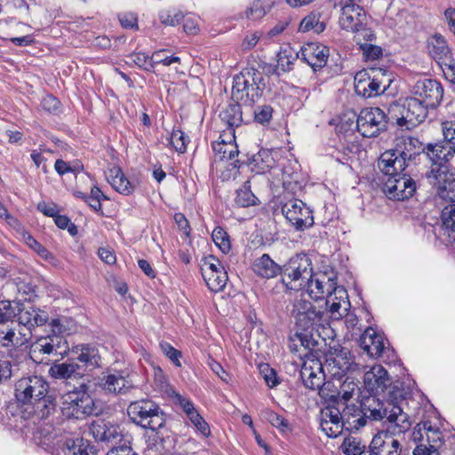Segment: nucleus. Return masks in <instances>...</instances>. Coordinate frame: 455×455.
Masks as SVG:
<instances>
[{"instance_id":"obj_1","label":"nucleus","mask_w":455,"mask_h":455,"mask_svg":"<svg viewBox=\"0 0 455 455\" xmlns=\"http://www.w3.org/2000/svg\"><path fill=\"white\" fill-rule=\"evenodd\" d=\"M365 388L373 395L364 398L361 410H355L359 418L354 422L363 427L367 420L385 419L399 433H405L412 423L424 418L427 402L419 394L413 395L403 384L391 385L387 371L380 364H374L363 376Z\"/></svg>"},{"instance_id":"obj_2","label":"nucleus","mask_w":455,"mask_h":455,"mask_svg":"<svg viewBox=\"0 0 455 455\" xmlns=\"http://www.w3.org/2000/svg\"><path fill=\"white\" fill-rule=\"evenodd\" d=\"M426 155L432 162L431 169L426 172L427 182L435 188L440 199H455V172L451 170L450 161L455 156V148L447 141L428 144Z\"/></svg>"},{"instance_id":"obj_3","label":"nucleus","mask_w":455,"mask_h":455,"mask_svg":"<svg viewBox=\"0 0 455 455\" xmlns=\"http://www.w3.org/2000/svg\"><path fill=\"white\" fill-rule=\"evenodd\" d=\"M49 384L41 376L31 375L15 382L14 395L22 404H30L38 418L48 417L55 409L53 399L48 395Z\"/></svg>"},{"instance_id":"obj_4","label":"nucleus","mask_w":455,"mask_h":455,"mask_svg":"<svg viewBox=\"0 0 455 455\" xmlns=\"http://www.w3.org/2000/svg\"><path fill=\"white\" fill-rule=\"evenodd\" d=\"M263 74L254 68L243 69L233 79L232 100L251 106L259 99L265 89Z\"/></svg>"},{"instance_id":"obj_5","label":"nucleus","mask_w":455,"mask_h":455,"mask_svg":"<svg viewBox=\"0 0 455 455\" xmlns=\"http://www.w3.org/2000/svg\"><path fill=\"white\" fill-rule=\"evenodd\" d=\"M393 81L392 72L381 68H372L370 72L360 71L355 75V90L364 98L376 97L384 93Z\"/></svg>"},{"instance_id":"obj_6","label":"nucleus","mask_w":455,"mask_h":455,"mask_svg":"<svg viewBox=\"0 0 455 455\" xmlns=\"http://www.w3.org/2000/svg\"><path fill=\"white\" fill-rule=\"evenodd\" d=\"M129 418L144 428L156 431L164 426V414L158 405L150 400L132 402L127 408Z\"/></svg>"},{"instance_id":"obj_7","label":"nucleus","mask_w":455,"mask_h":455,"mask_svg":"<svg viewBox=\"0 0 455 455\" xmlns=\"http://www.w3.org/2000/svg\"><path fill=\"white\" fill-rule=\"evenodd\" d=\"M312 273L309 259L306 255H296L283 265L282 282L288 289L299 291L306 287Z\"/></svg>"},{"instance_id":"obj_8","label":"nucleus","mask_w":455,"mask_h":455,"mask_svg":"<svg viewBox=\"0 0 455 455\" xmlns=\"http://www.w3.org/2000/svg\"><path fill=\"white\" fill-rule=\"evenodd\" d=\"M62 413L68 418L82 419L96 413L93 399L85 392L72 391L63 396Z\"/></svg>"},{"instance_id":"obj_9","label":"nucleus","mask_w":455,"mask_h":455,"mask_svg":"<svg viewBox=\"0 0 455 455\" xmlns=\"http://www.w3.org/2000/svg\"><path fill=\"white\" fill-rule=\"evenodd\" d=\"M307 291L311 299L318 300L327 298V303L331 301L332 295L339 294L341 298L345 294V290L337 285L336 278L327 275L324 273L313 274L308 279Z\"/></svg>"},{"instance_id":"obj_10","label":"nucleus","mask_w":455,"mask_h":455,"mask_svg":"<svg viewBox=\"0 0 455 455\" xmlns=\"http://www.w3.org/2000/svg\"><path fill=\"white\" fill-rule=\"evenodd\" d=\"M296 320V324L302 331L313 330L323 325V312L317 310L310 301L305 299H296L291 311Z\"/></svg>"},{"instance_id":"obj_11","label":"nucleus","mask_w":455,"mask_h":455,"mask_svg":"<svg viewBox=\"0 0 455 455\" xmlns=\"http://www.w3.org/2000/svg\"><path fill=\"white\" fill-rule=\"evenodd\" d=\"M31 338V331L14 321L7 325H0V346L7 349V357L12 358L17 349L27 345Z\"/></svg>"},{"instance_id":"obj_12","label":"nucleus","mask_w":455,"mask_h":455,"mask_svg":"<svg viewBox=\"0 0 455 455\" xmlns=\"http://www.w3.org/2000/svg\"><path fill=\"white\" fill-rule=\"evenodd\" d=\"M387 116L379 108H365L356 119L358 132L367 138L376 137L386 129Z\"/></svg>"},{"instance_id":"obj_13","label":"nucleus","mask_w":455,"mask_h":455,"mask_svg":"<svg viewBox=\"0 0 455 455\" xmlns=\"http://www.w3.org/2000/svg\"><path fill=\"white\" fill-rule=\"evenodd\" d=\"M282 213L296 230H304L314 224L312 211L299 199L291 198L284 202Z\"/></svg>"},{"instance_id":"obj_14","label":"nucleus","mask_w":455,"mask_h":455,"mask_svg":"<svg viewBox=\"0 0 455 455\" xmlns=\"http://www.w3.org/2000/svg\"><path fill=\"white\" fill-rule=\"evenodd\" d=\"M13 307L15 317L17 318V321L14 322L31 331V333L36 327L44 325L49 320V315L46 311L36 307L29 303L14 300Z\"/></svg>"},{"instance_id":"obj_15","label":"nucleus","mask_w":455,"mask_h":455,"mask_svg":"<svg viewBox=\"0 0 455 455\" xmlns=\"http://www.w3.org/2000/svg\"><path fill=\"white\" fill-rule=\"evenodd\" d=\"M89 434L97 441L108 446L117 447L123 441L126 443V435L120 426L104 419L93 421L89 427Z\"/></svg>"},{"instance_id":"obj_16","label":"nucleus","mask_w":455,"mask_h":455,"mask_svg":"<svg viewBox=\"0 0 455 455\" xmlns=\"http://www.w3.org/2000/svg\"><path fill=\"white\" fill-rule=\"evenodd\" d=\"M333 378L340 379L347 371H355L358 365H353L349 351L341 347L330 351L325 356V362L322 366Z\"/></svg>"},{"instance_id":"obj_17","label":"nucleus","mask_w":455,"mask_h":455,"mask_svg":"<svg viewBox=\"0 0 455 455\" xmlns=\"http://www.w3.org/2000/svg\"><path fill=\"white\" fill-rule=\"evenodd\" d=\"M384 193L395 200H405L413 196L416 183L411 176L402 173L399 176H389L384 181Z\"/></svg>"},{"instance_id":"obj_18","label":"nucleus","mask_w":455,"mask_h":455,"mask_svg":"<svg viewBox=\"0 0 455 455\" xmlns=\"http://www.w3.org/2000/svg\"><path fill=\"white\" fill-rule=\"evenodd\" d=\"M412 96L434 108L439 105L443 98V90L440 83L433 79H422L416 82L411 90Z\"/></svg>"},{"instance_id":"obj_19","label":"nucleus","mask_w":455,"mask_h":455,"mask_svg":"<svg viewBox=\"0 0 455 455\" xmlns=\"http://www.w3.org/2000/svg\"><path fill=\"white\" fill-rule=\"evenodd\" d=\"M428 108L413 96L408 98L400 111L401 116L396 119L397 125L406 129L415 127L426 119Z\"/></svg>"},{"instance_id":"obj_20","label":"nucleus","mask_w":455,"mask_h":455,"mask_svg":"<svg viewBox=\"0 0 455 455\" xmlns=\"http://www.w3.org/2000/svg\"><path fill=\"white\" fill-rule=\"evenodd\" d=\"M388 431H381L376 434L369 446L371 454L375 455H401V443L389 433L400 434L396 429L388 423Z\"/></svg>"},{"instance_id":"obj_21","label":"nucleus","mask_w":455,"mask_h":455,"mask_svg":"<svg viewBox=\"0 0 455 455\" xmlns=\"http://www.w3.org/2000/svg\"><path fill=\"white\" fill-rule=\"evenodd\" d=\"M427 47L428 53L433 59L441 66H445L451 69L453 60L444 36L439 33H435L427 39Z\"/></svg>"},{"instance_id":"obj_22","label":"nucleus","mask_w":455,"mask_h":455,"mask_svg":"<svg viewBox=\"0 0 455 455\" xmlns=\"http://www.w3.org/2000/svg\"><path fill=\"white\" fill-rule=\"evenodd\" d=\"M409 166V164L395 149L382 153L378 161L380 172L387 177L399 176Z\"/></svg>"},{"instance_id":"obj_23","label":"nucleus","mask_w":455,"mask_h":455,"mask_svg":"<svg viewBox=\"0 0 455 455\" xmlns=\"http://www.w3.org/2000/svg\"><path fill=\"white\" fill-rule=\"evenodd\" d=\"M300 53L301 59L316 71L326 65L329 48L323 44L308 43L301 48Z\"/></svg>"},{"instance_id":"obj_24","label":"nucleus","mask_w":455,"mask_h":455,"mask_svg":"<svg viewBox=\"0 0 455 455\" xmlns=\"http://www.w3.org/2000/svg\"><path fill=\"white\" fill-rule=\"evenodd\" d=\"M100 387L106 393L113 395L125 394L133 387L132 381L128 375L123 372H116L103 376L100 381Z\"/></svg>"},{"instance_id":"obj_25","label":"nucleus","mask_w":455,"mask_h":455,"mask_svg":"<svg viewBox=\"0 0 455 455\" xmlns=\"http://www.w3.org/2000/svg\"><path fill=\"white\" fill-rule=\"evenodd\" d=\"M365 11L358 4L343 6L339 16L341 28H359L368 25Z\"/></svg>"},{"instance_id":"obj_26","label":"nucleus","mask_w":455,"mask_h":455,"mask_svg":"<svg viewBox=\"0 0 455 455\" xmlns=\"http://www.w3.org/2000/svg\"><path fill=\"white\" fill-rule=\"evenodd\" d=\"M412 438L415 442L423 441L426 438L427 446H434L437 449L443 443L442 433L427 420H421L416 425Z\"/></svg>"},{"instance_id":"obj_27","label":"nucleus","mask_w":455,"mask_h":455,"mask_svg":"<svg viewBox=\"0 0 455 455\" xmlns=\"http://www.w3.org/2000/svg\"><path fill=\"white\" fill-rule=\"evenodd\" d=\"M359 345L372 358L380 356L384 350L383 338L371 327L360 336Z\"/></svg>"},{"instance_id":"obj_28","label":"nucleus","mask_w":455,"mask_h":455,"mask_svg":"<svg viewBox=\"0 0 455 455\" xmlns=\"http://www.w3.org/2000/svg\"><path fill=\"white\" fill-rule=\"evenodd\" d=\"M355 410H360L357 407H349L347 406L343 410V414L340 413L339 410L335 407H326L323 409L321 412V419H326L328 422H345V419L347 423L353 426V427L359 429L360 427H356L355 426V420L359 418L358 413L355 411Z\"/></svg>"},{"instance_id":"obj_29","label":"nucleus","mask_w":455,"mask_h":455,"mask_svg":"<svg viewBox=\"0 0 455 455\" xmlns=\"http://www.w3.org/2000/svg\"><path fill=\"white\" fill-rule=\"evenodd\" d=\"M443 200L449 201L451 204L442 210V228L443 235L448 237V243L455 252V199L446 198Z\"/></svg>"},{"instance_id":"obj_30","label":"nucleus","mask_w":455,"mask_h":455,"mask_svg":"<svg viewBox=\"0 0 455 455\" xmlns=\"http://www.w3.org/2000/svg\"><path fill=\"white\" fill-rule=\"evenodd\" d=\"M252 270L257 275L269 279L282 274L283 267L276 264L268 254H263L254 260Z\"/></svg>"},{"instance_id":"obj_31","label":"nucleus","mask_w":455,"mask_h":455,"mask_svg":"<svg viewBox=\"0 0 455 455\" xmlns=\"http://www.w3.org/2000/svg\"><path fill=\"white\" fill-rule=\"evenodd\" d=\"M51 377L58 379L80 378L84 375L83 367L74 362L56 363L49 369Z\"/></svg>"},{"instance_id":"obj_32","label":"nucleus","mask_w":455,"mask_h":455,"mask_svg":"<svg viewBox=\"0 0 455 455\" xmlns=\"http://www.w3.org/2000/svg\"><path fill=\"white\" fill-rule=\"evenodd\" d=\"M106 179L112 188L120 194L131 195L134 190V187L117 166L108 169L106 172Z\"/></svg>"},{"instance_id":"obj_33","label":"nucleus","mask_w":455,"mask_h":455,"mask_svg":"<svg viewBox=\"0 0 455 455\" xmlns=\"http://www.w3.org/2000/svg\"><path fill=\"white\" fill-rule=\"evenodd\" d=\"M64 455H95L92 447L83 438H66L60 441Z\"/></svg>"},{"instance_id":"obj_34","label":"nucleus","mask_w":455,"mask_h":455,"mask_svg":"<svg viewBox=\"0 0 455 455\" xmlns=\"http://www.w3.org/2000/svg\"><path fill=\"white\" fill-rule=\"evenodd\" d=\"M421 149L420 141L413 137H403L399 142L396 143L395 151L409 164L415 160L416 156L419 155Z\"/></svg>"},{"instance_id":"obj_35","label":"nucleus","mask_w":455,"mask_h":455,"mask_svg":"<svg viewBox=\"0 0 455 455\" xmlns=\"http://www.w3.org/2000/svg\"><path fill=\"white\" fill-rule=\"evenodd\" d=\"M241 103L230 104L224 108L219 115L222 122L226 123L230 130V133L234 136V127H238L242 122Z\"/></svg>"},{"instance_id":"obj_36","label":"nucleus","mask_w":455,"mask_h":455,"mask_svg":"<svg viewBox=\"0 0 455 455\" xmlns=\"http://www.w3.org/2000/svg\"><path fill=\"white\" fill-rule=\"evenodd\" d=\"M298 58L299 53L291 47L282 49L277 54L276 71L288 72L291 70Z\"/></svg>"},{"instance_id":"obj_37","label":"nucleus","mask_w":455,"mask_h":455,"mask_svg":"<svg viewBox=\"0 0 455 455\" xmlns=\"http://www.w3.org/2000/svg\"><path fill=\"white\" fill-rule=\"evenodd\" d=\"M76 358L84 364V366H89L92 368L99 366L100 355L95 347L89 345L82 346L80 353Z\"/></svg>"},{"instance_id":"obj_38","label":"nucleus","mask_w":455,"mask_h":455,"mask_svg":"<svg viewBox=\"0 0 455 455\" xmlns=\"http://www.w3.org/2000/svg\"><path fill=\"white\" fill-rule=\"evenodd\" d=\"M211 279L204 277L208 288L213 292L221 291L228 280V273L225 269L212 273Z\"/></svg>"},{"instance_id":"obj_39","label":"nucleus","mask_w":455,"mask_h":455,"mask_svg":"<svg viewBox=\"0 0 455 455\" xmlns=\"http://www.w3.org/2000/svg\"><path fill=\"white\" fill-rule=\"evenodd\" d=\"M235 202L242 207H248L256 204L257 197L251 190L250 180H247L236 191Z\"/></svg>"},{"instance_id":"obj_40","label":"nucleus","mask_w":455,"mask_h":455,"mask_svg":"<svg viewBox=\"0 0 455 455\" xmlns=\"http://www.w3.org/2000/svg\"><path fill=\"white\" fill-rule=\"evenodd\" d=\"M60 338L57 336L39 339L35 345L34 352L38 351L46 355L60 354V352L58 351L59 344L55 343Z\"/></svg>"},{"instance_id":"obj_41","label":"nucleus","mask_w":455,"mask_h":455,"mask_svg":"<svg viewBox=\"0 0 455 455\" xmlns=\"http://www.w3.org/2000/svg\"><path fill=\"white\" fill-rule=\"evenodd\" d=\"M212 148L216 155L220 156V160H232L238 155L236 145L233 143H227L224 140L213 143Z\"/></svg>"},{"instance_id":"obj_42","label":"nucleus","mask_w":455,"mask_h":455,"mask_svg":"<svg viewBox=\"0 0 455 455\" xmlns=\"http://www.w3.org/2000/svg\"><path fill=\"white\" fill-rule=\"evenodd\" d=\"M357 44L366 60H377L383 56V49L379 45H376L373 43L362 42L361 38H358Z\"/></svg>"},{"instance_id":"obj_43","label":"nucleus","mask_w":455,"mask_h":455,"mask_svg":"<svg viewBox=\"0 0 455 455\" xmlns=\"http://www.w3.org/2000/svg\"><path fill=\"white\" fill-rule=\"evenodd\" d=\"M225 269L219 259L213 255H208L202 259L201 271L203 277L211 279L212 273Z\"/></svg>"},{"instance_id":"obj_44","label":"nucleus","mask_w":455,"mask_h":455,"mask_svg":"<svg viewBox=\"0 0 455 455\" xmlns=\"http://www.w3.org/2000/svg\"><path fill=\"white\" fill-rule=\"evenodd\" d=\"M127 64H135L137 67L147 71H154L153 54L148 57L143 52L132 53L126 57Z\"/></svg>"},{"instance_id":"obj_45","label":"nucleus","mask_w":455,"mask_h":455,"mask_svg":"<svg viewBox=\"0 0 455 455\" xmlns=\"http://www.w3.org/2000/svg\"><path fill=\"white\" fill-rule=\"evenodd\" d=\"M358 382L354 379L347 378L339 386V395L344 403L349 401L355 395H358Z\"/></svg>"},{"instance_id":"obj_46","label":"nucleus","mask_w":455,"mask_h":455,"mask_svg":"<svg viewBox=\"0 0 455 455\" xmlns=\"http://www.w3.org/2000/svg\"><path fill=\"white\" fill-rule=\"evenodd\" d=\"M212 237L215 244L220 249V251L224 253H228L230 251L231 244L229 241V236L227 232L218 227L213 229Z\"/></svg>"},{"instance_id":"obj_47","label":"nucleus","mask_w":455,"mask_h":455,"mask_svg":"<svg viewBox=\"0 0 455 455\" xmlns=\"http://www.w3.org/2000/svg\"><path fill=\"white\" fill-rule=\"evenodd\" d=\"M168 52L167 49L155 51L153 52V67L155 68L157 64L168 67L175 63H180V59L178 56L168 55Z\"/></svg>"},{"instance_id":"obj_48","label":"nucleus","mask_w":455,"mask_h":455,"mask_svg":"<svg viewBox=\"0 0 455 455\" xmlns=\"http://www.w3.org/2000/svg\"><path fill=\"white\" fill-rule=\"evenodd\" d=\"M160 20L164 26L177 27L181 25V21L185 19L183 14L176 10L164 11L160 13Z\"/></svg>"},{"instance_id":"obj_49","label":"nucleus","mask_w":455,"mask_h":455,"mask_svg":"<svg viewBox=\"0 0 455 455\" xmlns=\"http://www.w3.org/2000/svg\"><path fill=\"white\" fill-rule=\"evenodd\" d=\"M342 451L346 455H363L365 445L354 437L346 438L342 443Z\"/></svg>"},{"instance_id":"obj_50","label":"nucleus","mask_w":455,"mask_h":455,"mask_svg":"<svg viewBox=\"0 0 455 455\" xmlns=\"http://www.w3.org/2000/svg\"><path fill=\"white\" fill-rule=\"evenodd\" d=\"M259 373L264 379L267 386L270 388L276 387L279 384V379L274 369L270 368L268 364L263 363L259 366Z\"/></svg>"},{"instance_id":"obj_51","label":"nucleus","mask_w":455,"mask_h":455,"mask_svg":"<svg viewBox=\"0 0 455 455\" xmlns=\"http://www.w3.org/2000/svg\"><path fill=\"white\" fill-rule=\"evenodd\" d=\"M267 11V4L263 0H254L246 12L247 17L252 20H259L265 16Z\"/></svg>"},{"instance_id":"obj_52","label":"nucleus","mask_w":455,"mask_h":455,"mask_svg":"<svg viewBox=\"0 0 455 455\" xmlns=\"http://www.w3.org/2000/svg\"><path fill=\"white\" fill-rule=\"evenodd\" d=\"M14 300L13 301H2L0 305V325H4L5 323H12L15 318L14 312Z\"/></svg>"},{"instance_id":"obj_53","label":"nucleus","mask_w":455,"mask_h":455,"mask_svg":"<svg viewBox=\"0 0 455 455\" xmlns=\"http://www.w3.org/2000/svg\"><path fill=\"white\" fill-rule=\"evenodd\" d=\"M345 422H328L326 419H321V428L329 437H337L342 433Z\"/></svg>"},{"instance_id":"obj_54","label":"nucleus","mask_w":455,"mask_h":455,"mask_svg":"<svg viewBox=\"0 0 455 455\" xmlns=\"http://www.w3.org/2000/svg\"><path fill=\"white\" fill-rule=\"evenodd\" d=\"M170 143L179 153H184L187 149V138L185 133L180 130L172 131L170 138Z\"/></svg>"},{"instance_id":"obj_55","label":"nucleus","mask_w":455,"mask_h":455,"mask_svg":"<svg viewBox=\"0 0 455 455\" xmlns=\"http://www.w3.org/2000/svg\"><path fill=\"white\" fill-rule=\"evenodd\" d=\"M13 375V364L4 355L0 356V385L9 381Z\"/></svg>"},{"instance_id":"obj_56","label":"nucleus","mask_w":455,"mask_h":455,"mask_svg":"<svg viewBox=\"0 0 455 455\" xmlns=\"http://www.w3.org/2000/svg\"><path fill=\"white\" fill-rule=\"evenodd\" d=\"M102 198L106 200L108 199L98 187L94 186L91 189V195L88 196L87 204L95 212H100L102 209L100 200Z\"/></svg>"},{"instance_id":"obj_57","label":"nucleus","mask_w":455,"mask_h":455,"mask_svg":"<svg viewBox=\"0 0 455 455\" xmlns=\"http://www.w3.org/2000/svg\"><path fill=\"white\" fill-rule=\"evenodd\" d=\"M191 423L196 427V428L204 435L209 436L211 434V430L207 422L203 419V417L196 411L195 412H190L188 416Z\"/></svg>"},{"instance_id":"obj_58","label":"nucleus","mask_w":455,"mask_h":455,"mask_svg":"<svg viewBox=\"0 0 455 455\" xmlns=\"http://www.w3.org/2000/svg\"><path fill=\"white\" fill-rule=\"evenodd\" d=\"M326 24L320 20V14L311 12L306 16L299 23V28H324Z\"/></svg>"},{"instance_id":"obj_59","label":"nucleus","mask_w":455,"mask_h":455,"mask_svg":"<svg viewBox=\"0 0 455 455\" xmlns=\"http://www.w3.org/2000/svg\"><path fill=\"white\" fill-rule=\"evenodd\" d=\"M301 377L307 387L316 389L321 387V378L317 377L310 369L304 367L301 371Z\"/></svg>"},{"instance_id":"obj_60","label":"nucleus","mask_w":455,"mask_h":455,"mask_svg":"<svg viewBox=\"0 0 455 455\" xmlns=\"http://www.w3.org/2000/svg\"><path fill=\"white\" fill-rule=\"evenodd\" d=\"M273 108L268 105L259 106L254 110L255 121L259 124H268L272 119Z\"/></svg>"},{"instance_id":"obj_61","label":"nucleus","mask_w":455,"mask_h":455,"mask_svg":"<svg viewBox=\"0 0 455 455\" xmlns=\"http://www.w3.org/2000/svg\"><path fill=\"white\" fill-rule=\"evenodd\" d=\"M443 135L450 145L455 146V121H444L442 123Z\"/></svg>"},{"instance_id":"obj_62","label":"nucleus","mask_w":455,"mask_h":455,"mask_svg":"<svg viewBox=\"0 0 455 455\" xmlns=\"http://www.w3.org/2000/svg\"><path fill=\"white\" fill-rule=\"evenodd\" d=\"M120 25L124 28H138V17L132 12H123L118 16Z\"/></svg>"},{"instance_id":"obj_63","label":"nucleus","mask_w":455,"mask_h":455,"mask_svg":"<svg viewBox=\"0 0 455 455\" xmlns=\"http://www.w3.org/2000/svg\"><path fill=\"white\" fill-rule=\"evenodd\" d=\"M161 350L163 353L176 365L180 366V357L181 355L180 352L175 349L172 345L167 342H162L160 344Z\"/></svg>"},{"instance_id":"obj_64","label":"nucleus","mask_w":455,"mask_h":455,"mask_svg":"<svg viewBox=\"0 0 455 455\" xmlns=\"http://www.w3.org/2000/svg\"><path fill=\"white\" fill-rule=\"evenodd\" d=\"M267 419L272 426L280 428L282 431H284L288 428L287 420L275 411H268Z\"/></svg>"}]
</instances>
